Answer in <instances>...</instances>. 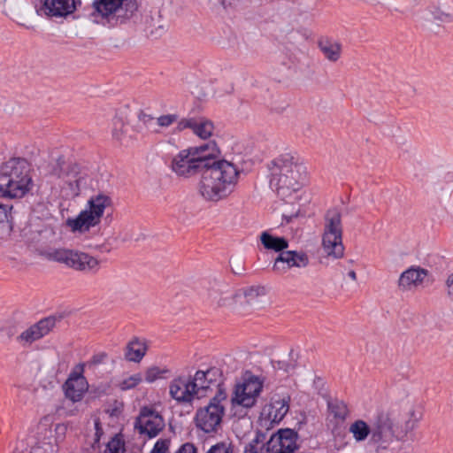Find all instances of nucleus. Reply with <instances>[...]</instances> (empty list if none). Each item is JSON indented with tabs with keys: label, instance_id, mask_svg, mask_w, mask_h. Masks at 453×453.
Here are the masks:
<instances>
[{
	"label": "nucleus",
	"instance_id": "obj_1",
	"mask_svg": "<svg viewBox=\"0 0 453 453\" xmlns=\"http://www.w3.org/2000/svg\"><path fill=\"white\" fill-rule=\"evenodd\" d=\"M239 175L240 172L233 163L210 156L201 173L198 193L209 202L225 199L236 187Z\"/></svg>",
	"mask_w": 453,
	"mask_h": 453
},
{
	"label": "nucleus",
	"instance_id": "obj_2",
	"mask_svg": "<svg viewBox=\"0 0 453 453\" xmlns=\"http://www.w3.org/2000/svg\"><path fill=\"white\" fill-rule=\"evenodd\" d=\"M239 175L240 172L233 163L210 156L201 173L198 193L209 202L225 199L236 187Z\"/></svg>",
	"mask_w": 453,
	"mask_h": 453
},
{
	"label": "nucleus",
	"instance_id": "obj_3",
	"mask_svg": "<svg viewBox=\"0 0 453 453\" xmlns=\"http://www.w3.org/2000/svg\"><path fill=\"white\" fill-rule=\"evenodd\" d=\"M239 175L240 172L233 163L210 156L201 173L198 193L209 202L225 199L236 187Z\"/></svg>",
	"mask_w": 453,
	"mask_h": 453
},
{
	"label": "nucleus",
	"instance_id": "obj_4",
	"mask_svg": "<svg viewBox=\"0 0 453 453\" xmlns=\"http://www.w3.org/2000/svg\"><path fill=\"white\" fill-rule=\"evenodd\" d=\"M29 163L20 157H13L0 166V196L19 198L32 188Z\"/></svg>",
	"mask_w": 453,
	"mask_h": 453
},
{
	"label": "nucleus",
	"instance_id": "obj_5",
	"mask_svg": "<svg viewBox=\"0 0 453 453\" xmlns=\"http://www.w3.org/2000/svg\"><path fill=\"white\" fill-rule=\"evenodd\" d=\"M90 18L101 26L113 28L127 23L137 12V0H93Z\"/></svg>",
	"mask_w": 453,
	"mask_h": 453
},
{
	"label": "nucleus",
	"instance_id": "obj_6",
	"mask_svg": "<svg viewBox=\"0 0 453 453\" xmlns=\"http://www.w3.org/2000/svg\"><path fill=\"white\" fill-rule=\"evenodd\" d=\"M218 153L215 142L182 150L173 157L171 169L178 176L191 177L202 173L210 156H217Z\"/></svg>",
	"mask_w": 453,
	"mask_h": 453
},
{
	"label": "nucleus",
	"instance_id": "obj_7",
	"mask_svg": "<svg viewBox=\"0 0 453 453\" xmlns=\"http://www.w3.org/2000/svg\"><path fill=\"white\" fill-rule=\"evenodd\" d=\"M50 176L58 180V185L66 196H78L87 186L88 176L79 165L65 162L59 157L50 171Z\"/></svg>",
	"mask_w": 453,
	"mask_h": 453
},
{
	"label": "nucleus",
	"instance_id": "obj_8",
	"mask_svg": "<svg viewBox=\"0 0 453 453\" xmlns=\"http://www.w3.org/2000/svg\"><path fill=\"white\" fill-rule=\"evenodd\" d=\"M271 184L277 189L296 190L302 181L301 170L303 168L294 161L289 154H284L275 158L273 162Z\"/></svg>",
	"mask_w": 453,
	"mask_h": 453
},
{
	"label": "nucleus",
	"instance_id": "obj_9",
	"mask_svg": "<svg viewBox=\"0 0 453 453\" xmlns=\"http://www.w3.org/2000/svg\"><path fill=\"white\" fill-rule=\"evenodd\" d=\"M88 204V208L82 211L77 218L67 220L73 232H85L98 225L104 211L111 207L112 199L104 193H98L89 198Z\"/></svg>",
	"mask_w": 453,
	"mask_h": 453
},
{
	"label": "nucleus",
	"instance_id": "obj_10",
	"mask_svg": "<svg viewBox=\"0 0 453 453\" xmlns=\"http://www.w3.org/2000/svg\"><path fill=\"white\" fill-rule=\"evenodd\" d=\"M42 256L53 262L65 265L66 267L81 272H96L99 261L88 253L65 248L48 249Z\"/></svg>",
	"mask_w": 453,
	"mask_h": 453
},
{
	"label": "nucleus",
	"instance_id": "obj_11",
	"mask_svg": "<svg viewBox=\"0 0 453 453\" xmlns=\"http://www.w3.org/2000/svg\"><path fill=\"white\" fill-rule=\"evenodd\" d=\"M322 243L328 256L334 258L343 257L342 216L337 209L328 210L325 215Z\"/></svg>",
	"mask_w": 453,
	"mask_h": 453
},
{
	"label": "nucleus",
	"instance_id": "obj_12",
	"mask_svg": "<svg viewBox=\"0 0 453 453\" xmlns=\"http://www.w3.org/2000/svg\"><path fill=\"white\" fill-rule=\"evenodd\" d=\"M226 391L224 389H219L206 406L196 411L195 421L199 429L203 430L204 433L217 431L225 412V407L222 402L226 401Z\"/></svg>",
	"mask_w": 453,
	"mask_h": 453
},
{
	"label": "nucleus",
	"instance_id": "obj_13",
	"mask_svg": "<svg viewBox=\"0 0 453 453\" xmlns=\"http://www.w3.org/2000/svg\"><path fill=\"white\" fill-rule=\"evenodd\" d=\"M264 380L256 375L247 374L242 382L237 383L234 387L233 395L231 397L232 406L242 407L245 409L252 408L262 392Z\"/></svg>",
	"mask_w": 453,
	"mask_h": 453
},
{
	"label": "nucleus",
	"instance_id": "obj_14",
	"mask_svg": "<svg viewBox=\"0 0 453 453\" xmlns=\"http://www.w3.org/2000/svg\"><path fill=\"white\" fill-rule=\"evenodd\" d=\"M298 434L290 428L279 429L265 443L266 453H294L299 449Z\"/></svg>",
	"mask_w": 453,
	"mask_h": 453
},
{
	"label": "nucleus",
	"instance_id": "obj_15",
	"mask_svg": "<svg viewBox=\"0 0 453 453\" xmlns=\"http://www.w3.org/2000/svg\"><path fill=\"white\" fill-rule=\"evenodd\" d=\"M134 427L141 434H146L149 438L156 437L165 427L163 417L150 407L141 409L136 418Z\"/></svg>",
	"mask_w": 453,
	"mask_h": 453
},
{
	"label": "nucleus",
	"instance_id": "obj_16",
	"mask_svg": "<svg viewBox=\"0 0 453 453\" xmlns=\"http://www.w3.org/2000/svg\"><path fill=\"white\" fill-rule=\"evenodd\" d=\"M193 387L197 394V398L201 396L207 390H211L213 388L222 389L220 385L222 383V372L217 367H211L206 371H196L195 375L191 378Z\"/></svg>",
	"mask_w": 453,
	"mask_h": 453
},
{
	"label": "nucleus",
	"instance_id": "obj_17",
	"mask_svg": "<svg viewBox=\"0 0 453 453\" xmlns=\"http://www.w3.org/2000/svg\"><path fill=\"white\" fill-rule=\"evenodd\" d=\"M309 265V257L303 251L284 250L275 258L273 270L277 273H286L291 268H304Z\"/></svg>",
	"mask_w": 453,
	"mask_h": 453
},
{
	"label": "nucleus",
	"instance_id": "obj_18",
	"mask_svg": "<svg viewBox=\"0 0 453 453\" xmlns=\"http://www.w3.org/2000/svg\"><path fill=\"white\" fill-rule=\"evenodd\" d=\"M57 320V318L52 316L39 320L22 332L17 337V341L24 346L32 344L48 334L56 326Z\"/></svg>",
	"mask_w": 453,
	"mask_h": 453
},
{
	"label": "nucleus",
	"instance_id": "obj_19",
	"mask_svg": "<svg viewBox=\"0 0 453 453\" xmlns=\"http://www.w3.org/2000/svg\"><path fill=\"white\" fill-rule=\"evenodd\" d=\"M169 395L178 403H191L197 394L190 378L179 376L169 384Z\"/></svg>",
	"mask_w": 453,
	"mask_h": 453
},
{
	"label": "nucleus",
	"instance_id": "obj_20",
	"mask_svg": "<svg viewBox=\"0 0 453 453\" xmlns=\"http://www.w3.org/2000/svg\"><path fill=\"white\" fill-rule=\"evenodd\" d=\"M79 372H72L64 385L65 396L73 403L82 399L88 388L86 378L82 375L84 365H79Z\"/></svg>",
	"mask_w": 453,
	"mask_h": 453
},
{
	"label": "nucleus",
	"instance_id": "obj_21",
	"mask_svg": "<svg viewBox=\"0 0 453 453\" xmlns=\"http://www.w3.org/2000/svg\"><path fill=\"white\" fill-rule=\"evenodd\" d=\"M178 130L190 128L193 133L202 139L211 137L214 131L213 123L204 117L183 119L178 123Z\"/></svg>",
	"mask_w": 453,
	"mask_h": 453
},
{
	"label": "nucleus",
	"instance_id": "obj_22",
	"mask_svg": "<svg viewBox=\"0 0 453 453\" xmlns=\"http://www.w3.org/2000/svg\"><path fill=\"white\" fill-rule=\"evenodd\" d=\"M81 0H44L45 14L50 17L62 18L73 13Z\"/></svg>",
	"mask_w": 453,
	"mask_h": 453
},
{
	"label": "nucleus",
	"instance_id": "obj_23",
	"mask_svg": "<svg viewBox=\"0 0 453 453\" xmlns=\"http://www.w3.org/2000/svg\"><path fill=\"white\" fill-rule=\"evenodd\" d=\"M290 397L286 396H273L270 403L263 409V414L266 416L267 419L272 423H279L283 419L289 410Z\"/></svg>",
	"mask_w": 453,
	"mask_h": 453
},
{
	"label": "nucleus",
	"instance_id": "obj_24",
	"mask_svg": "<svg viewBox=\"0 0 453 453\" xmlns=\"http://www.w3.org/2000/svg\"><path fill=\"white\" fill-rule=\"evenodd\" d=\"M372 439L375 442L389 438L393 434V423L388 413L380 411L371 423Z\"/></svg>",
	"mask_w": 453,
	"mask_h": 453
},
{
	"label": "nucleus",
	"instance_id": "obj_25",
	"mask_svg": "<svg viewBox=\"0 0 453 453\" xmlns=\"http://www.w3.org/2000/svg\"><path fill=\"white\" fill-rule=\"evenodd\" d=\"M426 275V270L420 267H411L400 275L398 286L403 290H410L420 285Z\"/></svg>",
	"mask_w": 453,
	"mask_h": 453
},
{
	"label": "nucleus",
	"instance_id": "obj_26",
	"mask_svg": "<svg viewBox=\"0 0 453 453\" xmlns=\"http://www.w3.org/2000/svg\"><path fill=\"white\" fill-rule=\"evenodd\" d=\"M147 350V341L135 337L127 343L125 357L128 361L139 363L145 356Z\"/></svg>",
	"mask_w": 453,
	"mask_h": 453
},
{
	"label": "nucleus",
	"instance_id": "obj_27",
	"mask_svg": "<svg viewBox=\"0 0 453 453\" xmlns=\"http://www.w3.org/2000/svg\"><path fill=\"white\" fill-rule=\"evenodd\" d=\"M318 44L325 58L329 61L336 62L341 58L342 44L339 42L324 37L319 39Z\"/></svg>",
	"mask_w": 453,
	"mask_h": 453
},
{
	"label": "nucleus",
	"instance_id": "obj_28",
	"mask_svg": "<svg viewBox=\"0 0 453 453\" xmlns=\"http://www.w3.org/2000/svg\"><path fill=\"white\" fill-rule=\"evenodd\" d=\"M434 19L442 22L453 21V0H439L438 6L429 10Z\"/></svg>",
	"mask_w": 453,
	"mask_h": 453
},
{
	"label": "nucleus",
	"instance_id": "obj_29",
	"mask_svg": "<svg viewBox=\"0 0 453 453\" xmlns=\"http://www.w3.org/2000/svg\"><path fill=\"white\" fill-rule=\"evenodd\" d=\"M234 294L227 289L224 284H217L216 288L210 289L209 297L219 306H227L232 303Z\"/></svg>",
	"mask_w": 453,
	"mask_h": 453
},
{
	"label": "nucleus",
	"instance_id": "obj_30",
	"mask_svg": "<svg viewBox=\"0 0 453 453\" xmlns=\"http://www.w3.org/2000/svg\"><path fill=\"white\" fill-rule=\"evenodd\" d=\"M263 246L266 250H272L275 252H283L288 247V242L284 237L274 236L267 231H264L260 235Z\"/></svg>",
	"mask_w": 453,
	"mask_h": 453
},
{
	"label": "nucleus",
	"instance_id": "obj_31",
	"mask_svg": "<svg viewBox=\"0 0 453 453\" xmlns=\"http://www.w3.org/2000/svg\"><path fill=\"white\" fill-rule=\"evenodd\" d=\"M349 432L353 434V437L357 441H363L369 434L372 435L371 426L361 419L356 420L350 425Z\"/></svg>",
	"mask_w": 453,
	"mask_h": 453
},
{
	"label": "nucleus",
	"instance_id": "obj_32",
	"mask_svg": "<svg viewBox=\"0 0 453 453\" xmlns=\"http://www.w3.org/2000/svg\"><path fill=\"white\" fill-rule=\"evenodd\" d=\"M169 373L170 370L165 367L160 368L158 366L152 365L144 371L142 377L147 383H153L159 379L166 378Z\"/></svg>",
	"mask_w": 453,
	"mask_h": 453
},
{
	"label": "nucleus",
	"instance_id": "obj_33",
	"mask_svg": "<svg viewBox=\"0 0 453 453\" xmlns=\"http://www.w3.org/2000/svg\"><path fill=\"white\" fill-rule=\"evenodd\" d=\"M328 409L335 418L344 420L348 416L349 410L347 404L339 399H334L328 402Z\"/></svg>",
	"mask_w": 453,
	"mask_h": 453
},
{
	"label": "nucleus",
	"instance_id": "obj_34",
	"mask_svg": "<svg viewBox=\"0 0 453 453\" xmlns=\"http://www.w3.org/2000/svg\"><path fill=\"white\" fill-rule=\"evenodd\" d=\"M142 380L143 377L142 373H134L121 380L119 384V388L123 391L130 390L139 385Z\"/></svg>",
	"mask_w": 453,
	"mask_h": 453
},
{
	"label": "nucleus",
	"instance_id": "obj_35",
	"mask_svg": "<svg viewBox=\"0 0 453 453\" xmlns=\"http://www.w3.org/2000/svg\"><path fill=\"white\" fill-rule=\"evenodd\" d=\"M127 132V125L119 117L113 119L112 136L117 141L121 142L125 133Z\"/></svg>",
	"mask_w": 453,
	"mask_h": 453
},
{
	"label": "nucleus",
	"instance_id": "obj_36",
	"mask_svg": "<svg viewBox=\"0 0 453 453\" xmlns=\"http://www.w3.org/2000/svg\"><path fill=\"white\" fill-rule=\"evenodd\" d=\"M206 453H234V447L231 443L220 441L212 445Z\"/></svg>",
	"mask_w": 453,
	"mask_h": 453
},
{
	"label": "nucleus",
	"instance_id": "obj_37",
	"mask_svg": "<svg viewBox=\"0 0 453 453\" xmlns=\"http://www.w3.org/2000/svg\"><path fill=\"white\" fill-rule=\"evenodd\" d=\"M12 206L0 203V225H7L11 219V211Z\"/></svg>",
	"mask_w": 453,
	"mask_h": 453
},
{
	"label": "nucleus",
	"instance_id": "obj_38",
	"mask_svg": "<svg viewBox=\"0 0 453 453\" xmlns=\"http://www.w3.org/2000/svg\"><path fill=\"white\" fill-rule=\"evenodd\" d=\"M170 445V441L167 439L158 440L151 450L154 453H167Z\"/></svg>",
	"mask_w": 453,
	"mask_h": 453
},
{
	"label": "nucleus",
	"instance_id": "obj_39",
	"mask_svg": "<svg viewBox=\"0 0 453 453\" xmlns=\"http://www.w3.org/2000/svg\"><path fill=\"white\" fill-rule=\"evenodd\" d=\"M177 120V116L175 114H167L163 115L157 118V124L160 127H169L173 123H174Z\"/></svg>",
	"mask_w": 453,
	"mask_h": 453
},
{
	"label": "nucleus",
	"instance_id": "obj_40",
	"mask_svg": "<svg viewBox=\"0 0 453 453\" xmlns=\"http://www.w3.org/2000/svg\"><path fill=\"white\" fill-rule=\"evenodd\" d=\"M106 358H107V354L104 352H101V353L94 355L88 362H87L86 364H83V365H84V366L87 365L88 367H91L93 365H97L103 364Z\"/></svg>",
	"mask_w": 453,
	"mask_h": 453
},
{
	"label": "nucleus",
	"instance_id": "obj_41",
	"mask_svg": "<svg viewBox=\"0 0 453 453\" xmlns=\"http://www.w3.org/2000/svg\"><path fill=\"white\" fill-rule=\"evenodd\" d=\"M122 447L120 440L113 439L107 444L104 453H119Z\"/></svg>",
	"mask_w": 453,
	"mask_h": 453
},
{
	"label": "nucleus",
	"instance_id": "obj_42",
	"mask_svg": "<svg viewBox=\"0 0 453 453\" xmlns=\"http://www.w3.org/2000/svg\"><path fill=\"white\" fill-rule=\"evenodd\" d=\"M196 451L194 444L187 442L182 444L175 453H196Z\"/></svg>",
	"mask_w": 453,
	"mask_h": 453
},
{
	"label": "nucleus",
	"instance_id": "obj_43",
	"mask_svg": "<svg viewBox=\"0 0 453 453\" xmlns=\"http://www.w3.org/2000/svg\"><path fill=\"white\" fill-rule=\"evenodd\" d=\"M446 285L448 296L453 301V273L448 277Z\"/></svg>",
	"mask_w": 453,
	"mask_h": 453
},
{
	"label": "nucleus",
	"instance_id": "obj_44",
	"mask_svg": "<svg viewBox=\"0 0 453 453\" xmlns=\"http://www.w3.org/2000/svg\"><path fill=\"white\" fill-rule=\"evenodd\" d=\"M348 275L352 280H357V273L355 271H349Z\"/></svg>",
	"mask_w": 453,
	"mask_h": 453
},
{
	"label": "nucleus",
	"instance_id": "obj_45",
	"mask_svg": "<svg viewBox=\"0 0 453 453\" xmlns=\"http://www.w3.org/2000/svg\"><path fill=\"white\" fill-rule=\"evenodd\" d=\"M414 2H416V0H413Z\"/></svg>",
	"mask_w": 453,
	"mask_h": 453
}]
</instances>
